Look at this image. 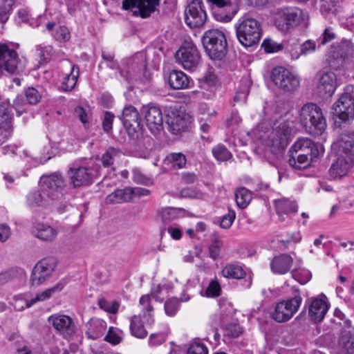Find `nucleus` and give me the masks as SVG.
I'll return each instance as SVG.
<instances>
[{
	"instance_id": "obj_57",
	"label": "nucleus",
	"mask_w": 354,
	"mask_h": 354,
	"mask_svg": "<svg viewBox=\"0 0 354 354\" xmlns=\"http://www.w3.org/2000/svg\"><path fill=\"white\" fill-rule=\"evenodd\" d=\"M53 37L57 41H66L71 38V35L67 27L64 26H59L56 28Z\"/></svg>"
},
{
	"instance_id": "obj_47",
	"label": "nucleus",
	"mask_w": 354,
	"mask_h": 354,
	"mask_svg": "<svg viewBox=\"0 0 354 354\" xmlns=\"http://www.w3.org/2000/svg\"><path fill=\"white\" fill-rule=\"evenodd\" d=\"M37 53L41 64L49 62L54 55L53 48L51 46H39L37 49Z\"/></svg>"
},
{
	"instance_id": "obj_1",
	"label": "nucleus",
	"mask_w": 354,
	"mask_h": 354,
	"mask_svg": "<svg viewBox=\"0 0 354 354\" xmlns=\"http://www.w3.org/2000/svg\"><path fill=\"white\" fill-rule=\"evenodd\" d=\"M299 122L307 132L315 136H320L326 129V120L321 109L313 103H307L301 107Z\"/></svg>"
},
{
	"instance_id": "obj_8",
	"label": "nucleus",
	"mask_w": 354,
	"mask_h": 354,
	"mask_svg": "<svg viewBox=\"0 0 354 354\" xmlns=\"http://www.w3.org/2000/svg\"><path fill=\"white\" fill-rule=\"evenodd\" d=\"M271 80L280 89L293 91L300 85L299 78L287 68L282 66L274 68L271 72Z\"/></svg>"
},
{
	"instance_id": "obj_33",
	"label": "nucleus",
	"mask_w": 354,
	"mask_h": 354,
	"mask_svg": "<svg viewBox=\"0 0 354 354\" xmlns=\"http://www.w3.org/2000/svg\"><path fill=\"white\" fill-rule=\"evenodd\" d=\"M288 164L295 169H306L311 165L312 162L317 160V158H311L310 156L303 153H296L289 152Z\"/></svg>"
},
{
	"instance_id": "obj_12",
	"label": "nucleus",
	"mask_w": 354,
	"mask_h": 354,
	"mask_svg": "<svg viewBox=\"0 0 354 354\" xmlns=\"http://www.w3.org/2000/svg\"><path fill=\"white\" fill-rule=\"evenodd\" d=\"M185 22L191 28L200 27L204 24L207 14L202 0H192L185 11Z\"/></svg>"
},
{
	"instance_id": "obj_46",
	"label": "nucleus",
	"mask_w": 354,
	"mask_h": 354,
	"mask_svg": "<svg viewBox=\"0 0 354 354\" xmlns=\"http://www.w3.org/2000/svg\"><path fill=\"white\" fill-rule=\"evenodd\" d=\"M214 157L219 161H225L232 156L231 153L223 145H218L212 149Z\"/></svg>"
},
{
	"instance_id": "obj_48",
	"label": "nucleus",
	"mask_w": 354,
	"mask_h": 354,
	"mask_svg": "<svg viewBox=\"0 0 354 354\" xmlns=\"http://www.w3.org/2000/svg\"><path fill=\"white\" fill-rule=\"evenodd\" d=\"M118 151L113 147L109 148L102 156V163L104 167L113 165L115 158L118 156Z\"/></svg>"
},
{
	"instance_id": "obj_4",
	"label": "nucleus",
	"mask_w": 354,
	"mask_h": 354,
	"mask_svg": "<svg viewBox=\"0 0 354 354\" xmlns=\"http://www.w3.org/2000/svg\"><path fill=\"white\" fill-rule=\"evenodd\" d=\"M304 11L297 7H286L278 9L274 15V24L283 32L297 26L304 19Z\"/></svg>"
},
{
	"instance_id": "obj_36",
	"label": "nucleus",
	"mask_w": 354,
	"mask_h": 354,
	"mask_svg": "<svg viewBox=\"0 0 354 354\" xmlns=\"http://www.w3.org/2000/svg\"><path fill=\"white\" fill-rule=\"evenodd\" d=\"M274 205L279 216H282L283 214L295 213L297 211V206L295 203L287 198L275 200Z\"/></svg>"
},
{
	"instance_id": "obj_5",
	"label": "nucleus",
	"mask_w": 354,
	"mask_h": 354,
	"mask_svg": "<svg viewBox=\"0 0 354 354\" xmlns=\"http://www.w3.org/2000/svg\"><path fill=\"white\" fill-rule=\"evenodd\" d=\"M25 68V60L21 59L15 50L0 44V73L6 71L9 74H19Z\"/></svg>"
},
{
	"instance_id": "obj_28",
	"label": "nucleus",
	"mask_w": 354,
	"mask_h": 354,
	"mask_svg": "<svg viewBox=\"0 0 354 354\" xmlns=\"http://www.w3.org/2000/svg\"><path fill=\"white\" fill-rule=\"evenodd\" d=\"M12 115L8 104H0V129L6 132L3 138H0V142H4L9 135L12 128Z\"/></svg>"
},
{
	"instance_id": "obj_52",
	"label": "nucleus",
	"mask_w": 354,
	"mask_h": 354,
	"mask_svg": "<svg viewBox=\"0 0 354 354\" xmlns=\"http://www.w3.org/2000/svg\"><path fill=\"white\" fill-rule=\"evenodd\" d=\"M337 52L341 57L351 55L353 53V46L350 40L342 39L337 46Z\"/></svg>"
},
{
	"instance_id": "obj_37",
	"label": "nucleus",
	"mask_w": 354,
	"mask_h": 354,
	"mask_svg": "<svg viewBox=\"0 0 354 354\" xmlns=\"http://www.w3.org/2000/svg\"><path fill=\"white\" fill-rule=\"evenodd\" d=\"M165 162L172 169H180L185 167L187 159L183 153H171L167 156Z\"/></svg>"
},
{
	"instance_id": "obj_14",
	"label": "nucleus",
	"mask_w": 354,
	"mask_h": 354,
	"mask_svg": "<svg viewBox=\"0 0 354 354\" xmlns=\"http://www.w3.org/2000/svg\"><path fill=\"white\" fill-rule=\"evenodd\" d=\"M332 149L336 156L354 160V133H341L333 142Z\"/></svg>"
},
{
	"instance_id": "obj_51",
	"label": "nucleus",
	"mask_w": 354,
	"mask_h": 354,
	"mask_svg": "<svg viewBox=\"0 0 354 354\" xmlns=\"http://www.w3.org/2000/svg\"><path fill=\"white\" fill-rule=\"evenodd\" d=\"M187 354H208V349L199 340H194L189 344Z\"/></svg>"
},
{
	"instance_id": "obj_43",
	"label": "nucleus",
	"mask_w": 354,
	"mask_h": 354,
	"mask_svg": "<svg viewBox=\"0 0 354 354\" xmlns=\"http://www.w3.org/2000/svg\"><path fill=\"white\" fill-rule=\"evenodd\" d=\"M169 131L173 134H178L187 128V122L181 117L177 116L169 122Z\"/></svg>"
},
{
	"instance_id": "obj_18",
	"label": "nucleus",
	"mask_w": 354,
	"mask_h": 354,
	"mask_svg": "<svg viewBox=\"0 0 354 354\" xmlns=\"http://www.w3.org/2000/svg\"><path fill=\"white\" fill-rule=\"evenodd\" d=\"M39 183L48 192L49 196L54 200L58 198L65 186L64 177L58 173H54L48 176H42Z\"/></svg>"
},
{
	"instance_id": "obj_34",
	"label": "nucleus",
	"mask_w": 354,
	"mask_h": 354,
	"mask_svg": "<svg viewBox=\"0 0 354 354\" xmlns=\"http://www.w3.org/2000/svg\"><path fill=\"white\" fill-rule=\"evenodd\" d=\"M62 286L59 285L55 286L52 288H47L41 292H38L33 298L30 300H24L26 308H30L37 302L44 301L51 297L56 292L61 290Z\"/></svg>"
},
{
	"instance_id": "obj_49",
	"label": "nucleus",
	"mask_w": 354,
	"mask_h": 354,
	"mask_svg": "<svg viewBox=\"0 0 354 354\" xmlns=\"http://www.w3.org/2000/svg\"><path fill=\"white\" fill-rule=\"evenodd\" d=\"M262 47L265 52L273 53L282 50L284 46L282 44L278 43L271 39H266L262 43Z\"/></svg>"
},
{
	"instance_id": "obj_24",
	"label": "nucleus",
	"mask_w": 354,
	"mask_h": 354,
	"mask_svg": "<svg viewBox=\"0 0 354 354\" xmlns=\"http://www.w3.org/2000/svg\"><path fill=\"white\" fill-rule=\"evenodd\" d=\"M337 159L329 169V174L334 178L346 176L354 164V160L348 159L343 156H336Z\"/></svg>"
},
{
	"instance_id": "obj_62",
	"label": "nucleus",
	"mask_w": 354,
	"mask_h": 354,
	"mask_svg": "<svg viewBox=\"0 0 354 354\" xmlns=\"http://www.w3.org/2000/svg\"><path fill=\"white\" fill-rule=\"evenodd\" d=\"M222 246V243L218 240H215L209 247V252L210 257L216 259L218 258L220 255V251Z\"/></svg>"
},
{
	"instance_id": "obj_60",
	"label": "nucleus",
	"mask_w": 354,
	"mask_h": 354,
	"mask_svg": "<svg viewBox=\"0 0 354 354\" xmlns=\"http://www.w3.org/2000/svg\"><path fill=\"white\" fill-rule=\"evenodd\" d=\"M225 334L230 337H237L241 333V327L236 324H230L225 326Z\"/></svg>"
},
{
	"instance_id": "obj_22",
	"label": "nucleus",
	"mask_w": 354,
	"mask_h": 354,
	"mask_svg": "<svg viewBox=\"0 0 354 354\" xmlns=\"http://www.w3.org/2000/svg\"><path fill=\"white\" fill-rule=\"evenodd\" d=\"M26 198L29 205L33 207H46L55 201L49 196V194L40 183L38 187L32 189L27 194Z\"/></svg>"
},
{
	"instance_id": "obj_29",
	"label": "nucleus",
	"mask_w": 354,
	"mask_h": 354,
	"mask_svg": "<svg viewBox=\"0 0 354 354\" xmlns=\"http://www.w3.org/2000/svg\"><path fill=\"white\" fill-rule=\"evenodd\" d=\"M106 328L105 321L100 318H92L87 324L86 334L88 338L97 339L104 334Z\"/></svg>"
},
{
	"instance_id": "obj_2",
	"label": "nucleus",
	"mask_w": 354,
	"mask_h": 354,
	"mask_svg": "<svg viewBox=\"0 0 354 354\" xmlns=\"http://www.w3.org/2000/svg\"><path fill=\"white\" fill-rule=\"evenodd\" d=\"M205 51L212 59H221L227 53V39L224 32L218 29L205 32L202 38Z\"/></svg>"
},
{
	"instance_id": "obj_63",
	"label": "nucleus",
	"mask_w": 354,
	"mask_h": 354,
	"mask_svg": "<svg viewBox=\"0 0 354 354\" xmlns=\"http://www.w3.org/2000/svg\"><path fill=\"white\" fill-rule=\"evenodd\" d=\"M245 85L244 88L241 91H239L236 92V95L234 97V101L235 102H243L244 103L246 101L248 92H249V85L248 82L245 80Z\"/></svg>"
},
{
	"instance_id": "obj_55",
	"label": "nucleus",
	"mask_w": 354,
	"mask_h": 354,
	"mask_svg": "<svg viewBox=\"0 0 354 354\" xmlns=\"http://www.w3.org/2000/svg\"><path fill=\"white\" fill-rule=\"evenodd\" d=\"M23 274L24 270L22 269H10L6 272L0 273V285L4 284L15 277H16L17 274Z\"/></svg>"
},
{
	"instance_id": "obj_20",
	"label": "nucleus",
	"mask_w": 354,
	"mask_h": 354,
	"mask_svg": "<svg viewBox=\"0 0 354 354\" xmlns=\"http://www.w3.org/2000/svg\"><path fill=\"white\" fill-rule=\"evenodd\" d=\"M289 152L303 153L311 158H318L324 153V149L308 138H300L292 145Z\"/></svg>"
},
{
	"instance_id": "obj_17",
	"label": "nucleus",
	"mask_w": 354,
	"mask_h": 354,
	"mask_svg": "<svg viewBox=\"0 0 354 354\" xmlns=\"http://www.w3.org/2000/svg\"><path fill=\"white\" fill-rule=\"evenodd\" d=\"M337 86V76L333 71H322L317 75L316 88L319 95L322 97L332 96Z\"/></svg>"
},
{
	"instance_id": "obj_61",
	"label": "nucleus",
	"mask_w": 354,
	"mask_h": 354,
	"mask_svg": "<svg viewBox=\"0 0 354 354\" xmlns=\"http://www.w3.org/2000/svg\"><path fill=\"white\" fill-rule=\"evenodd\" d=\"M236 217L234 211L229 209L227 214L224 215L221 221V227L227 229L231 227Z\"/></svg>"
},
{
	"instance_id": "obj_26",
	"label": "nucleus",
	"mask_w": 354,
	"mask_h": 354,
	"mask_svg": "<svg viewBox=\"0 0 354 354\" xmlns=\"http://www.w3.org/2000/svg\"><path fill=\"white\" fill-rule=\"evenodd\" d=\"M185 214V210L180 208L160 207L156 212V218L162 223H168L183 217Z\"/></svg>"
},
{
	"instance_id": "obj_59",
	"label": "nucleus",
	"mask_w": 354,
	"mask_h": 354,
	"mask_svg": "<svg viewBox=\"0 0 354 354\" xmlns=\"http://www.w3.org/2000/svg\"><path fill=\"white\" fill-rule=\"evenodd\" d=\"M218 84L217 76L213 73H207L203 77L202 86L203 88H212L216 87Z\"/></svg>"
},
{
	"instance_id": "obj_38",
	"label": "nucleus",
	"mask_w": 354,
	"mask_h": 354,
	"mask_svg": "<svg viewBox=\"0 0 354 354\" xmlns=\"http://www.w3.org/2000/svg\"><path fill=\"white\" fill-rule=\"evenodd\" d=\"M221 274L225 278L233 279H242L245 275V272L243 268L236 264L227 265L223 268Z\"/></svg>"
},
{
	"instance_id": "obj_6",
	"label": "nucleus",
	"mask_w": 354,
	"mask_h": 354,
	"mask_svg": "<svg viewBox=\"0 0 354 354\" xmlns=\"http://www.w3.org/2000/svg\"><path fill=\"white\" fill-rule=\"evenodd\" d=\"M292 129L289 122H282L269 134L266 145L272 153L277 154L285 149L288 145Z\"/></svg>"
},
{
	"instance_id": "obj_44",
	"label": "nucleus",
	"mask_w": 354,
	"mask_h": 354,
	"mask_svg": "<svg viewBox=\"0 0 354 354\" xmlns=\"http://www.w3.org/2000/svg\"><path fill=\"white\" fill-rule=\"evenodd\" d=\"M122 339V332L117 328L113 326L109 327V330L104 340L113 345L118 344Z\"/></svg>"
},
{
	"instance_id": "obj_42",
	"label": "nucleus",
	"mask_w": 354,
	"mask_h": 354,
	"mask_svg": "<svg viewBox=\"0 0 354 354\" xmlns=\"http://www.w3.org/2000/svg\"><path fill=\"white\" fill-rule=\"evenodd\" d=\"M286 52L289 53L292 59H297L301 56V46L295 39H290L284 46Z\"/></svg>"
},
{
	"instance_id": "obj_39",
	"label": "nucleus",
	"mask_w": 354,
	"mask_h": 354,
	"mask_svg": "<svg viewBox=\"0 0 354 354\" xmlns=\"http://www.w3.org/2000/svg\"><path fill=\"white\" fill-rule=\"evenodd\" d=\"M252 198L251 192L245 187H240L235 192L236 205L241 209L245 208L249 205Z\"/></svg>"
},
{
	"instance_id": "obj_7",
	"label": "nucleus",
	"mask_w": 354,
	"mask_h": 354,
	"mask_svg": "<svg viewBox=\"0 0 354 354\" xmlns=\"http://www.w3.org/2000/svg\"><path fill=\"white\" fill-rule=\"evenodd\" d=\"M146 120L147 126L151 133L156 135L163 129V116L160 109L153 105L142 106L140 112L136 115V122H141V116Z\"/></svg>"
},
{
	"instance_id": "obj_45",
	"label": "nucleus",
	"mask_w": 354,
	"mask_h": 354,
	"mask_svg": "<svg viewBox=\"0 0 354 354\" xmlns=\"http://www.w3.org/2000/svg\"><path fill=\"white\" fill-rule=\"evenodd\" d=\"M26 100L23 95H18L14 100L13 107L16 111L17 115L20 116L29 111L30 104L26 102Z\"/></svg>"
},
{
	"instance_id": "obj_35",
	"label": "nucleus",
	"mask_w": 354,
	"mask_h": 354,
	"mask_svg": "<svg viewBox=\"0 0 354 354\" xmlns=\"http://www.w3.org/2000/svg\"><path fill=\"white\" fill-rule=\"evenodd\" d=\"M80 75L79 67L76 65H71L70 73L66 75L61 84V88L64 91H70L76 85Z\"/></svg>"
},
{
	"instance_id": "obj_53",
	"label": "nucleus",
	"mask_w": 354,
	"mask_h": 354,
	"mask_svg": "<svg viewBox=\"0 0 354 354\" xmlns=\"http://www.w3.org/2000/svg\"><path fill=\"white\" fill-rule=\"evenodd\" d=\"M268 129V125L266 122L259 124L253 129L248 135L255 140H261L264 138V134Z\"/></svg>"
},
{
	"instance_id": "obj_23",
	"label": "nucleus",
	"mask_w": 354,
	"mask_h": 354,
	"mask_svg": "<svg viewBox=\"0 0 354 354\" xmlns=\"http://www.w3.org/2000/svg\"><path fill=\"white\" fill-rule=\"evenodd\" d=\"M293 258L288 254H281L274 257L270 262L272 272L277 274L288 273L293 264Z\"/></svg>"
},
{
	"instance_id": "obj_58",
	"label": "nucleus",
	"mask_w": 354,
	"mask_h": 354,
	"mask_svg": "<svg viewBox=\"0 0 354 354\" xmlns=\"http://www.w3.org/2000/svg\"><path fill=\"white\" fill-rule=\"evenodd\" d=\"M221 286L217 280L212 281L205 290V295L208 297H216L220 295Z\"/></svg>"
},
{
	"instance_id": "obj_25",
	"label": "nucleus",
	"mask_w": 354,
	"mask_h": 354,
	"mask_svg": "<svg viewBox=\"0 0 354 354\" xmlns=\"http://www.w3.org/2000/svg\"><path fill=\"white\" fill-rule=\"evenodd\" d=\"M328 310V305L324 299L314 298L308 308V314L315 322H321Z\"/></svg>"
},
{
	"instance_id": "obj_27",
	"label": "nucleus",
	"mask_w": 354,
	"mask_h": 354,
	"mask_svg": "<svg viewBox=\"0 0 354 354\" xmlns=\"http://www.w3.org/2000/svg\"><path fill=\"white\" fill-rule=\"evenodd\" d=\"M160 0H134V7L138 12L134 11V16L139 15L142 18H147L154 12L160 4Z\"/></svg>"
},
{
	"instance_id": "obj_50",
	"label": "nucleus",
	"mask_w": 354,
	"mask_h": 354,
	"mask_svg": "<svg viewBox=\"0 0 354 354\" xmlns=\"http://www.w3.org/2000/svg\"><path fill=\"white\" fill-rule=\"evenodd\" d=\"M98 305L101 309L110 313H115L119 308L118 301H109L102 297L98 299Z\"/></svg>"
},
{
	"instance_id": "obj_31",
	"label": "nucleus",
	"mask_w": 354,
	"mask_h": 354,
	"mask_svg": "<svg viewBox=\"0 0 354 354\" xmlns=\"http://www.w3.org/2000/svg\"><path fill=\"white\" fill-rule=\"evenodd\" d=\"M169 86L174 89H185L189 87L190 80L180 71H172L168 77Z\"/></svg>"
},
{
	"instance_id": "obj_54",
	"label": "nucleus",
	"mask_w": 354,
	"mask_h": 354,
	"mask_svg": "<svg viewBox=\"0 0 354 354\" xmlns=\"http://www.w3.org/2000/svg\"><path fill=\"white\" fill-rule=\"evenodd\" d=\"M179 308V301L176 298L168 299L165 304V311L168 316L176 315Z\"/></svg>"
},
{
	"instance_id": "obj_11",
	"label": "nucleus",
	"mask_w": 354,
	"mask_h": 354,
	"mask_svg": "<svg viewBox=\"0 0 354 354\" xmlns=\"http://www.w3.org/2000/svg\"><path fill=\"white\" fill-rule=\"evenodd\" d=\"M134 156L148 158L153 147V139L145 133L143 125L138 121V129H134Z\"/></svg>"
},
{
	"instance_id": "obj_10",
	"label": "nucleus",
	"mask_w": 354,
	"mask_h": 354,
	"mask_svg": "<svg viewBox=\"0 0 354 354\" xmlns=\"http://www.w3.org/2000/svg\"><path fill=\"white\" fill-rule=\"evenodd\" d=\"M301 301V296L296 295L291 299L277 303L272 315L274 319L278 322L288 321L297 312Z\"/></svg>"
},
{
	"instance_id": "obj_19",
	"label": "nucleus",
	"mask_w": 354,
	"mask_h": 354,
	"mask_svg": "<svg viewBox=\"0 0 354 354\" xmlns=\"http://www.w3.org/2000/svg\"><path fill=\"white\" fill-rule=\"evenodd\" d=\"M211 4L213 14L217 21L228 22L234 17L236 10L232 0H206Z\"/></svg>"
},
{
	"instance_id": "obj_40",
	"label": "nucleus",
	"mask_w": 354,
	"mask_h": 354,
	"mask_svg": "<svg viewBox=\"0 0 354 354\" xmlns=\"http://www.w3.org/2000/svg\"><path fill=\"white\" fill-rule=\"evenodd\" d=\"M132 113L133 106L131 104H126L122 110V114L120 117L124 128L127 129L129 136H131V127H132Z\"/></svg>"
},
{
	"instance_id": "obj_16",
	"label": "nucleus",
	"mask_w": 354,
	"mask_h": 354,
	"mask_svg": "<svg viewBox=\"0 0 354 354\" xmlns=\"http://www.w3.org/2000/svg\"><path fill=\"white\" fill-rule=\"evenodd\" d=\"M70 184L74 187L88 185L92 183L97 175V169L91 167H78L71 168L68 172Z\"/></svg>"
},
{
	"instance_id": "obj_15",
	"label": "nucleus",
	"mask_w": 354,
	"mask_h": 354,
	"mask_svg": "<svg viewBox=\"0 0 354 354\" xmlns=\"http://www.w3.org/2000/svg\"><path fill=\"white\" fill-rule=\"evenodd\" d=\"M334 114L347 121L354 118V93L345 92L333 105Z\"/></svg>"
},
{
	"instance_id": "obj_30",
	"label": "nucleus",
	"mask_w": 354,
	"mask_h": 354,
	"mask_svg": "<svg viewBox=\"0 0 354 354\" xmlns=\"http://www.w3.org/2000/svg\"><path fill=\"white\" fill-rule=\"evenodd\" d=\"M34 235L43 241H52L57 235L55 229L48 224L37 223L34 225Z\"/></svg>"
},
{
	"instance_id": "obj_41",
	"label": "nucleus",
	"mask_w": 354,
	"mask_h": 354,
	"mask_svg": "<svg viewBox=\"0 0 354 354\" xmlns=\"http://www.w3.org/2000/svg\"><path fill=\"white\" fill-rule=\"evenodd\" d=\"M15 0H0V23H6L11 15Z\"/></svg>"
},
{
	"instance_id": "obj_3",
	"label": "nucleus",
	"mask_w": 354,
	"mask_h": 354,
	"mask_svg": "<svg viewBox=\"0 0 354 354\" xmlns=\"http://www.w3.org/2000/svg\"><path fill=\"white\" fill-rule=\"evenodd\" d=\"M261 25L251 17H243L239 21L236 32L239 41L245 47L257 44L261 38Z\"/></svg>"
},
{
	"instance_id": "obj_32",
	"label": "nucleus",
	"mask_w": 354,
	"mask_h": 354,
	"mask_svg": "<svg viewBox=\"0 0 354 354\" xmlns=\"http://www.w3.org/2000/svg\"><path fill=\"white\" fill-rule=\"evenodd\" d=\"M133 197V188L126 187L117 189L109 194L105 199L106 204H116L129 202Z\"/></svg>"
},
{
	"instance_id": "obj_21",
	"label": "nucleus",
	"mask_w": 354,
	"mask_h": 354,
	"mask_svg": "<svg viewBox=\"0 0 354 354\" xmlns=\"http://www.w3.org/2000/svg\"><path fill=\"white\" fill-rule=\"evenodd\" d=\"M48 321L57 331L65 337H70L75 333V324L68 315L53 314L48 317Z\"/></svg>"
},
{
	"instance_id": "obj_56",
	"label": "nucleus",
	"mask_w": 354,
	"mask_h": 354,
	"mask_svg": "<svg viewBox=\"0 0 354 354\" xmlns=\"http://www.w3.org/2000/svg\"><path fill=\"white\" fill-rule=\"evenodd\" d=\"M24 97L29 104H36L40 101L41 95L37 89L32 87L25 91Z\"/></svg>"
},
{
	"instance_id": "obj_9",
	"label": "nucleus",
	"mask_w": 354,
	"mask_h": 354,
	"mask_svg": "<svg viewBox=\"0 0 354 354\" xmlns=\"http://www.w3.org/2000/svg\"><path fill=\"white\" fill-rule=\"evenodd\" d=\"M57 266V260L48 257L40 260L33 268L30 276V284L37 287L43 284L50 277Z\"/></svg>"
},
{
	"instance_id": "obj_64",
	"label": "nucleus",
	"mask_w": 354,
	"mask_h": 354,
	"mask_svg": "<svg viewBox=\"0 0 354 354\" xmlns=\"http://www.w3.org/2000/svg\"><path fill=\"white\" fill-rule=\"evenodd\" d=\"M16 354H31V350L28 344L24 341L15 342Z\"/></svg>"
},
{
	"instance_id": "obj_13",
	"label": "nucleus",
	"mask_w": 354,
	"mask_h": 354,
	"mask_svg": "<svg viewBox=\"0 0 354 354\" xmlns=\"http://www.w3.org/2000/svg\"><path fill=\"white\" fill-rule=\"evenodd\" d=\"M175 59L185 69L192 70L199 64L201 56L195 46L187 44L178 49L175 54Z\"/></svg>"
}]
</instances>
